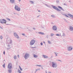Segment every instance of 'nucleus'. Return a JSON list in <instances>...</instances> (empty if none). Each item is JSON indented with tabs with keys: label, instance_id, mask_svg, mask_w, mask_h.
<instances>
[{
	"label": "nucleus",
	"instance_id": "nucleus-1",
	"mask_svg": "<svg viewBox=\"0 0 73 73\" xmlns=\"http://www.w3.org/2000/svg\"><path fill=\"white\" fill-rule=\"evenodd\" d=\"M12 43V40L10 38H8L6 40V44H11Z\"/></svg>",
	"mask_w": 73,
	"mask_h": 73
},
{
	"label": "nucleus",
	"instance_id": "nucleus-2",
	"mask_svg": "<svg viewBox=\"0 0 73 73\" xmlns=\"http://www.w3.org/2000/svg\"><path fill=\"white\" fill-rule=\"evenodd\" d=\"M52 66L53 68H56L57 67V64L56 62H52Z\"/></svg>",
	"mask_w": 73,
	"mask_h": 73
},
{
	"label": "nucleus",
	"instance_id": "nucleus-3",
	"mask_svg": "<svg viewBox=\"0 0 73 73\" xmlns=\"http://www.w3.org/2000/svg\"><path fill=\"white\" fill-rule=\"evenodd\" d=\"M30 57V55L28 53H26L24 55V57L25 60H27Z\"/></svg>",
	"mask_w": 73,
	"mask_h": 73
},
{
	"label": "nucleus",
	"instance_id": "nucleus-4",
	"mask_svg": "<svg viewBox=\"0 0 73 73\" xmlns=\"http://www.w3.org/2000/svg\"><path fill=\"white\" fill-rule=\"evenodd\" d=\"M15 9L17 11H20V7H19V6L17 5H15Z\"/></svg>",
	"mask_w": 73,
	"mask_h": 73
},
{
	"label": "nucleus",
	"instance_id": "nucleus-5",
	"mask_svg": "<svg viewBox=\"0 0 73 73\" xmlns=\"http://www.w3.org/2000/svg\"><path fill=\"white\" fill-rule=\"evenodd\" d=\"M35 42H36V40H35L32 39L30 42V45H31V46H32V45L35 44Z\"/></svg>",
	"mask_w": 73,
	"mask_h": 73
},
{
	"label": "nucleus",
	"instance_id": "nucleus-6",
	"mask_svg": "<svg viewBox=\"0 0 73 73\" xmlns=\"http://www.w3.org/2000/svg\"><path fill=\"white\" fill-rule=\"evenodd\" d=\"M67 49L68 51H71L73 49V48L72 46H68L67 47Z\"/></svg>",
	"mask_w": 73,
	"mask_h": 73
},
{
	"label": "nucleus",
	"instance_id": "nucleus-7",
	"mask_svg": "<svg viewBox=\"0 0 73 73\" xmlns=\"http://www.w3.org/2000/svg\"><path fill=\"white\" fill-rule=\"evenodd\" d=\"M7 46V48H6L7 50H9V49H10L11 48H12V46H11L10 45V44H6Z\"/></svg>",
	"mask_w": 73,
	"mask_h": 73
},
{
	"label": "nucleus",
	"instance_id": "nucleus-8",
	"mask_svg": "<svg viewBox=\"0 0 73 73\" xmlns=\"http://www.w3.org/2000/svg\"><path fill=\"white\" fill-rule=\"evenodd\" d=\"M52 6L53 7V8L54 9H55V10H56V11H59L60 12L61 11V10L58 9V8L55 6H53V5H52Z\"/></svg>",
	"mask_w": 73,
	"mask_h": 73
},
{
	"label": "nucleus",
	"instance_id": "nucleus-9",
	"mask_svg": "<svg viewBox=\"0 0 73 73\" xmlns=\"http://www.w3.org/2000/svg\"><path fill=\"white\" fill-rule=\"evenodd\" d=\"M53 31H56L57 29V27L56 26L54 25L52 27Z\"/></svg>",
	"mask_w": 73,
	"mask_h": 73
},
{
	"label": "nucleus",
	"instance_id": "nucleus-10",
	"mask_svg": "<svg viewBox=\"0 0 73 73\" xmlns=\"http://www.w3.org/2000/svg\"><path fill=\"white\" fill-rule=\"evenodd\" d=\"M69 30L70 31H73V27L72 26H70L69 27Z\"/></svg>",
	"mask_w": 73,
	"mask_h": 73
},
{
	"label": "nucleus",
	"instance_id": "nucleus-11",
	"mask_svg": "<svg viewBox=\"0 0 73 73\" xmlns=\"http://www.w3.org/2000/svg\"><path fill=\"white\" fill-rule=\"evenodd\" d=\"M14 36L16 37V38H19V36L17 35V33H14Z\"/></svg>",
	"mask_w": 73,
	"mask_h": 73
},
{
	"label": "nucleus",
	"instance_id": "nucleus-12",
	"mask_svg": "<svg viewBox=\"0 0 73 73\" xmlns=\"http://www.w3.org/2000/svg\"><path fill=\"white\" fill-rule=\"evenodd\" d=\"M7 68L8 69H11L12 68V64L11 63L9 64Z\"/></svg>",
	"mask_w": 73,
	"mask_h": 73
},
{
	"label": "nucleus",
	"instance_id": "nucleus-13",
	"mask_svg": "<svg viewBox=\"0 0 73 73\" xmlns=\"http://www.w3.org/2000/svg\"><path fill=\"white\" fill-rule=\"evenodd\" d=\"M10 2L11 4H14L15 3V0H10Z\"/></svg>",
	"mask_w": 73,
	"mask_h": 73
},
{
	"label": "nucleus",
	"instance_id": "nucleus-14",
	"mask_svg": "<svg viewBox=\"0 0 73 73\" xmlns=\"http://www.w3.org/2000/svg\"><path fill=\"white\" fill-rule=\"evenodd\" d=\"M6 23H7V21H6L5 20L3 19L2 20V22H1V24H4V23L5 24Z\"/></svg>",
	"mask_w": 73,
	"mask_h": 73
},
{
	"label": "nucleus",
	"instance_id": "nucleus-15",
	"mask_svg": "<svg viewBox=\"0 0 73 73\" xmlns=\"http://www.w3.org/2000/svg\"><path fill=\"white\" fill-rule=\"evenodd\" d=\"M58 8H59V9H60V10H62V11H65L64 9H62V7L60 6H58Z\"/></svg>",
	"mask_w": 73,
	"mask_h": 73
},
{
	"label": "nucleus",
	"instance_id": "nucleus-16",
	"mask_svg": "<svg viewBox=\"0 0 73 73\" xmlns=\"http://www.w3.org/2000/svg\"><path fill=\"white\" fill-rule=\"evenodd\" d=\"M42 56L43 57L45 58H48V56L46 55H42Z\"/></svg>",
	"mask_w": 73,
	"mask_h": 73
},
{
	"label": "nucleus",
	"instance_id": "nucleus-17",
	"mask_svg": "<svg viewBox=\"0 0 73 73\" xmlns=\"http://www.w3.org/2000/svg\"><path fill=\"white\" fill-rule=\"evenodd\" d=\"M38 34H40V35H44V33L43 32H39L38 33Z\"/></svg>",
	"mask_w": 73,
	"mask_h": 73
},
{
	"label": "nucleus",
	"instance_id": "nucleus-18",
	"mask_svg": "<svg viewBox=\"0 0 73 73\" xmlns=\"http://www.w3.org/2000/svg\"><path fill=\"white\" fill-rule=\"evenodd\" d=\"M33 56L35 58H37V57H38V56L37 55L34 54L33 55Z\"/></svg>",
	"mask_w": 73,
	"mask_h": 73
},
{
	"label": "nucleus",
	"instance_id": "nucleus-19",
	"mask_svg": "<svg viewBox=\"0 0 73 73\" xmlns=\"http://www.w3.org/2000/svg\"><path fill=\"white\" fill-rule=\"evenodd\" d=\"M8 72L9 73H11L12 72V70L11 69H9L8 70Z\"/></svg>",
	"mask_w": 73,
	"mask_h": 73
},
{
	"label": "nucleus",
	"instance_id": "nucleus-20",
	"mask_svg": "<svg viewBox=\"0 0 73 73\" xmlns=\"http://www.w3.org/2000/svg\"><path fill=\"white\" fill-rule=\"evenodd\" d=\"M45 5L46 6V7H48L49 8H50V5H48L47 4H45Z\"/></svg>",
	"mask_w": 73,
	"mask_h": 73
},
{
	"label": "nucleus",
	"instance_id": "nucleus-21",
	"mask_svg": "<svg viewBox=\"0 0 73 73\" xmlns=\"http://www.w3.org/2000/svg\"><path fill=\"white\" fill-rule=\"evenodd\" d=\"M54 34L51 33L50 35V36H51V37H53V36H54Z\"/></svg>",
	"mask_w": 73,
	"mask_h": 73
},
{
	"label": "nucleus",
	"instance_id": "nucleus-22",
	"mask_svg": "<svg viewBox=\"0 0 73 73\" xmlns=\"http://www.w3.org/2000/svg\"><path fill=\"white\" fill-rule=\"evenodd\" d=\"M62 36L63 37H65V33H63V34H62Z\"/></svg>",
	"mask_w": 73,
	"mask_h": 73
},
{
	"label": "nucleus",
	"instance_id": "nucleus-23",
	"mask_svg": "<svg viewBox=\"0 0 73 73\" xmlns=\"http://www.w3.org/2000/svg\"><path fill=\"white\" fill-rule=\"evenodd\" d=\"M22 29H25V26H23V27L22 28Z\"/></svg>",
	"mask_w": 73,
	"mask_h": 73
},
{
	"label": "nucleus",
	"instance_id": "nucleus-24",
	"mask_svg": "<svg viewBox=\"0 0 73 73\" xmlns=\"http://www.w3.org/2000/svg\"><path fill=\"white\" fill-rule=\"evenodd\" d=\"M30 3H31V4H34V2L32 1H30Z\"/></svg>",
	"mask_w": 73,
	"mask_h": 73
},
{
	"label": "nucleus",
	"instance_id": "nucleus-25",
	"mask_svg": "<svg viewBox=\"0 0 73 73\" xmlns=\"http://www.w3.org/2000/svg\"><path fill=\"white\" fill-rule=\"evenodd\" d=\"M35 66H39V67H41V65H38V64H36V65H35Z\"/></svg>",
	"mask_w": 73,
	"mask_h": 73
},
{
	"label": "nucleus",
	"instance_id": "nucleus-26",
	"mask_svg": "<svg viewBox=\"0 0 73 73\" xmlns=\"http://www.w3.org/2000/svg\"><path fill=\"white\" fill-rule=\"evenodd\" d=\"M14 58L15 60H16L17 59V57L16 56H14Z\"/></svg>",
	"mask_w": 73,
	"mask_h": 73
},
{
	"label": "nucleus",
	"instance_id": "nucleus-27",
	"mask_svg": "<svg viewBox=\"0 0 73 73\" xmlns=\"http://www.w3.org/2000/svg\"><path fill=\"white\" fill-rule=\"evenodd\" d=\"M5 63L3 65V68H5Z\"/></svg>",
	"mask_w": 73,
	"mask_h": 73
},
{
	"label": "nucleus",
	"instance_id": "nucleus-28",
	"mask_svg": "<svg viewBox=\"0 0 73 73\" xmlns=\"http://www.w3.org/2000/svg\"><path fill=\"white\" fill-rule=\"evenodd\" d=\"M64 20L65 21H66V22H68V20L66 19H64Z\"/></svg>",
	"mask_w": 73,
	"mask_h": 73
},
{
	"label": "nucleus",
	"instance_id": "nucleus-29",
	"mask_svg": "<svg viewBox=\"0 0 73 73\" xmlns=\"http://www.w3.org/2000/svg\"><path fill=\"white\" fill-rule=\"evenodd\" d=\"M47 42H48V44H51V42H50V41L49 40H48Z\"/></svg>",
	"mask_w": 73,
	"mask_h": 73
},
{
	"label": "nucleus",
	"instance_id": "nucleus-30",
	"mask_svg": "<svg viewBox=\"0 0 73 73\" xmlns=\"http://www.w3.org/2000/svg\"><path fill=\"white\" fill-rule=\"evenodd\" d=\"M64 16H65L66 17H69V16H68V15H64Z\"/></svg>",
	"mask_w": 73,
	"mask_h": 73
},
{
	"label": "nucleus",
	"instance_id": "nucleus-31",
	"mask_svg": "<svg viewBox=\"0 0 73 73\" xmlns=\"http://www.w3.org/2000/svg\"><path fill=\"white\" fill-rule=\"evenodd\" d=\"M55 35L57 36H60V35L59 34H56Z\"/></svg>",
	"mask_w": 73,
	"mask_h": 73
},
{
	"label": "nucleus",
	"instance_id": "nucleus-32",
	"mask_svg": "<svg viewBox=\"0 0 73 73\" xmlns=\"http://www.w3.org/2000/svg\"><path fill=\"white\" fill-rule=\"evenodd\" d=\"M0 38L1 40H2L3 39V36H2V35H1L0 36Z\"/></svg>",
	"mask_w": 73,
	"mask_h": 73
},
{
	"label": "nucleus",
	"instance_id": "nucleus-33",
	"mask_svg": "<svg viewBox=\"0 0 73 73\" xmlns=\"http://www.w3.org/2000/svg\"><path fill=\"white\" fill-rule=\"evenodd\" d=\"M51 17H54H54H55V16L54 15H51Z\"/></svg>",
	"mask_w": 73,
	"mask_h": 73
},
{
	"label": "nucleus",
	"instance_id": "nucleus-34",
	"mask_svg": "<svg viewBox=\"0 0 73 73\" xmlns=\"http://www.w3.org/2000/svg\"><path fill=\"white\" fill-rule=\"evenodd\" d=\"M18 72L19 73H21V71L20 70H18Z\"/></svg>",
	"mask_w": 73,
	"mask_h": 73
},
{
	"label": "nucleus",
	"instance_id": "nucleus-35",
	"mask_svg": "<svg viewBox=\"0 0 73 73\" xmlns=\"http://www.w3.org/2000/svg\"><path fill=\"white\" fill-rule=\"evenodd\" d=\"M56 3H59V0H57Z\"/></svg>",
	"mask_w": 73,
	"mask_h": 73
},
{
	"label": "nucleus",
	"instance_id": "nucleus-36",
	"mask_svg": "<svg viewBox=\"0 0 73 73\" xmlns=\"http://www.w3.org/2000/svg\"><path fill=\"white\" fill-rule=\"evenodd\" d=\"M3 20L0 19V23H1V22H2Z\"/></svg>",
	"mask_w": 73,
	"mask_h": 73
},
{
	"label": "nucleus",
	"instance_id": "nucleus-37",
	"mask_svg": "<svg viewBox=\"0 0 73 73\" xmlns=\"http://www.w3.org/2000/svg\"><path fill=\"white\" fill-rule=\"evenodd\" d=\"M22 35H23V36H25V33H23L22 34Z\"/></svg>",
	"mask_w": 73,
	"mask_h": 73
},
{
	"label": "nucleus",
	"instance_id": "nucleus-38",
	"mask_svg": "<svg viewBox=\"0 0 73 73\" xmlns=\"http://www.w3.org/2000/svg\"><path fill=\"white\" fill-rule=\"evenodd\" d=\"M55 55L56 56H57V53H55Z\"/></svg>",
	"mask_w": 73,
	"mask_h": 73
},
{
	"label": "nucleus",
	"instance_id": "nucleus-39",
	"mask_svg": "<svg viewBox=\"0 0 73 73\" xmlns=\"http://www.w3.org/2000/svg\"><path fill=\"white\" fill-rule=\"evenodd\" d=\"M38 70V69H36V71H35V73H36V72H37V71Z\"/></svg>",
	"mask_w": 73,
	"mask_h": 73
},
{
	"label": "nucleus",
	"instance_id": "nucleus-40",
	"mask_svg": "<svg viewBox=\"0 0 73 73\" xmlns=\"http://www.w3.org/2000/svg\"><path fill=\"white\" fill-rule=\"evenodd\" d=\"M7 20H8V21H11V19H7Z\"/></svg>",
	"mask_w": 73,
	"mask_h": 73
},
{
	"label": "nucleus",
	"instance_id": "nucleus-41",
	"mask_svg": "<svg viewBox=\"0 0 73 73\" xmlns=\"http://www.w3.org/2000/svg\"><path fill=\"white\" fill-rule=\"evenodd\" d=\"M20 69L21 70V71H22L23 70V69H22V68H21V67H20Z\"/></svg>",
	"mask_w": 73,
	"mask_h": 73
},
{
	"label": "nucleus",
	"instance_id": "nucleus-42",
	"mask_svg": "<svg viewBox=\"0 0 73 73\" xmlns=\"http://www.w3.org/2000/svg\"><path fill=\"white\" fill-rule=\"evenodd\" d=\"M40 44L41 45H43V44L42 43V42H41L40 43Z\"/></svg>",
	"mask_w": 73,
	"mask_h": 73
},
{
	"label": "nucleus",
	"instance_id": "nucleus-43",
	"mask_svg": "<svg viewBox=\"0 0 73 73\" xmlns=\"http://www.w3.org/2000/svg\"><path fill=\"white\" fill-rule=\"evenodd\" d=\"M0 29H3V28L1 26H0Z\"/></svg>",
	"mask_w": 73,
	"mask_h": 73
},
{
	"label": "nucleus",
	"instance_id": "nucleus-44",
	"mask_svg": "<svg viewBox=\"0 0 73 73\" xmlns=\"http://www.w3.org/2000/svg\"><path fill=\"white\" fill-rule=\"evenodd\" d=\"M31 48H36V47H32Z\"/></svg>",
	"mask_w": 73,
	"mask_h": 73
},
{
	"label": "nucleus",
	"instance_id": "nucleus-45",
	"mask_svg": "<svg viewBox=\"0 0 73 73\" xmlns=\"http://www.w3.org/2000/svg\"><path fill=\"white\" fill-rule=\"evenodd\" d=\"M17 57L18 58H19V57H20V56H19V55H17Z\"/></svg>",
	"mask_w": 73,
	"mask_h": 73
},
{
	"label": "nucleus",
	"instance_id": "nucleus-46",
	"mask_svg": "<svg viewBox=\"0 0 73 73\" xmlns=\"http://www.w3.org/2000/svg\"><path fill=\"white\" fill-rule=\"evenodd\" d=\"M38 70H40V68H38Z\"/></svg>",
	"mask_w": 73,
	"mask_h": 73
},
{
	"label": "nucleus",
	"instance_id": "nucleus-47",
	"mask_svg": "<svg viewBox=\"0 0 73 73\" xmlns=\"http://www.w3.org/2000/svg\"><path fill=\"white\" fill-rule=\"evenodd\" d=\"M33 29L34 30H36V29L35 28H33Z\"/></svg>",
	"mask_w": 73,
	"mask_h": 73
},
{
	"label": "nucleus",
	"instance_id": "nucleus-48",
	"mask_svg": "<svg viewBox=\"0 0 73 73\" xmlns=\"http://www.w3.org/2000/svg\"><path fill=\"white\" fill-rule=\"evenodd\" d=\"M17 15H18V16H20V14H17Z\"/></svg>",
	"mask_w": 73,
	"mask_h": 73
},
{
	"label": "nucleus",
	"instance_id": "nucleus-49",
	"mask_svg": "<svg viewBox=\"0 0 73 73\" xmlns=\"http://www.w3.org/2000/svg\"><path fill=\"white\" fill-rule=\"evenodd\" d=\"M38 12H41V11H40V10H38Z\"/></svg>",
	"mask_w": 73,
	"mask_h": 73
},
{
	"label": "nucleus",
	"instance_id": "nucleus-50",
	"mask_svg": "<svg viewBox=\"0 0 73 73\" xmlns=\"http://www.w3.org/2000/svg\"><path fill=\"white\" fill-rule=\"evenodd\" d=\"M21 0H18V1L19 2H20V1H21Z\"/></svg>",
	"mask_w": 73,
	"mask_h": 73
},
{
	"label": "nucleus",
	"instance_id": "nucleus-51",
	"mask_svg": "<svg viewBox=\"0 0 73 73\" xmlns=\"http://www.w3.org/2000/svg\"><path fill=\"white\" fill-rule=\"evenodd\" d=\"M43 43H44V44H45V42L44 41L43 42Z\"/></svg>",
	"mask_w": 73,
	"mask_h": 73
},
{
	"label": "nucleus",
	"instance_id": "nucleus-52",
	"mask_svg": "<svg viewBox=\"0 0 73 73\" xmlns=\"http://www.w3.org/2000/svg\"><path fill=\"white\" fill-rule=\"evenodd\" d=\"M13 13L14 15H16V13Z\"/></svg>",
	"mask_w": 73,
	"mask_h": 73
},
{
	"label": "nucleus",
	"instance_id": "nucleus-53",
	"mask_svg": "<svg viewBox=\"0 0 73 73\" xmlns=\"http://www.w3.org/2000/svg\"><path fill=\"white\" fill-rule=\"evenodd\" d=\"M3 54H5V51H4V52H3Z\"/></svg>",
	"mask_w": 73,
	"mask_h": 73
},
{
	"label": "nucleus",
	"instance_id": "nucleus-54",
	"mask_svg": "<svg viewBox=\"0 0 73 73\" xmlns=\"http://www.w3.org/2000/svg\"><path fill=\"white\" fill-rule=\"evenodd\" d=\"M58 61H61L60 60H58Z\"/></svg>",
	"mask_w": 73,
	"mask_h": 73
},
{
	"label": "nucleus",
	"instance_id": "nucleus-55",
	"mask_svg": "<svg viewBox=\"0 0 73 73\" xmlns=\"http://www.w3.org/2000/svg\"><path fill=\"white\" fill-rule=\"evenodd\" d=\"M58 61H61L60 60H58Z\"/></svg>",
	"mask_w": 73,
	"mask_h": 73
},
{
	"label": "nucleus",
	"instance_id": "nucleus-56",
	"mask_svg": "<svg viewBox=\"0 0 73 73\" xmlns=\"http://www.w3.org/2000/svg\"><path fill=\"white\" fill-rule=\"evenodd\" d=\"M40 15H38V16H37V17H40Z\"/></svg>",
	"mask_w": 73,
	"mask_h": 73
},
{
	"label": "nucleus",
	"instance_id": "nucleus-57",
	"mask_svg": "<svg viewBox=\"0 0 73 73\" xmlns=\"http://www.w3.org/2000/svg\"><path fill=\"white\" fill-rule=\"evenodd\" d=\"M41 68L42 69H43V67H41Z\"/></svg>",
	"mask_w": 73,
	"mask_h": 73
},
{
	"label": "nucleus",
	"instance_id": "nucleus-58",
	"mask_svg": "<svg viewBox=\"0 0 73 73\" xmlns=\"http://www.w3.org/2000/svg\"><path fill=\"white\" fill-rule=\"evenodd\" d=\"M46 73H48V72L46 71Z\"/></svg>",
	"mask_w": 73,
	"mask_h": 73
},
{
	"label": "nucleus",
	"instance_id": "nucleus-59",
	"mask_svg": "<svg viewBox=\"0 0 73 73\" xmlns=\"http://www.w3.org/2000/svg\"><path fill=\"white\" fill-rule=\"evenodd\" d=\"M6 24V25H9V24Z\"/></svg>",
	"mask_w": 73,
	"mask_h": 73
},
{
	"label": "nucleus",
	"instance_id": "nucleus-60",
	"mask_svg": "<svg viewBox=\"0 0 73 73\" xmlns=\"http://www.w3.org/2000/svg\"><path fill=\"white\" fill-rule=\"evenodd\" d=\"M20 68H21V67H20V66H19V68H20Z\"/></svg>",
	"mask_w": 73,
	"mask_h": 73
},
{
	"label": "nucleus",
	"instance_id": "nucleus-61",
	"mask_svg": "<svg viewBox=\"0 0 73 73\" xmlns=\"http://www.w3.org/2000/svg\"><path fill=\"white\" fill-rule=\"evenodd\" d=\"M66 54H68V53H66Z\"/></svg>",
	"mask_w": 73,
	"mask_h": 73
},
{
	"label": "nucleus",
	"instance_id": "nucleus-62",
	"mask_svg": "<svg viewBox=\"0 0 73 73\" xmlns=\"http://www.w3.org/2000/svg\"><path fill=\"white\" fill-rule=\"evenodd\" d=\"M61 35V33H60V36Z\"/></svg>",
	"mask_w": 73,
	"mask_h": 73
},
{
	"label": "nucleus",
	"instance_id": "nucleus-63",
	"mask_svg": "<svg viewBox=\"0 0 73 73\" xmlns=\"http://www.w3.org/2000/svg\"><path fill=\"white\" fill-rule=\"evenodd\" d=\"M1 1V0H0V1Z\"/></svg>",
	"mask_w": 73,
	"mask_h": 73
}]
</instances>
